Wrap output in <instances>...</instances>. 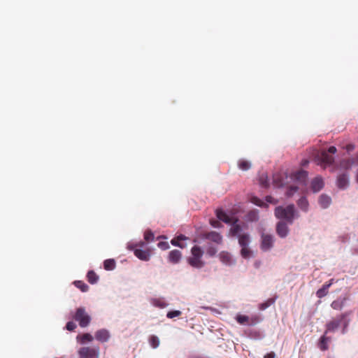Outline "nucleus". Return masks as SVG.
<instances>
[{"label":"nucleus","mask_w":358,"mask_h":358,"mask_svg":"<svg viewBox=\"0 0 358 358\" xmlns=\"http://www.w3.org/2000/svg\"><path fill=\"white\" fill-rule=\"evenodd\" d=\"M274 238L271 234H262L261 249L264 251L269 250L273 245Z\"/></svg>","instance_id":"7"},{"label":"nucleus","mask_w":358,"mask_h":358,"mask_svg":"<svg viewBox=\"0 0 358 358\" xmlns=\"http://www.w3.org/2000/svg\"><path fill=\"white\" fill-rule=\"evenodd\" d=\"M95 338L97 341L101 343H105L108 341L110 334L106 329H100L95 333Z\"/></svg>","instance_id":"14"},{"label":"nucleus","mask_w":358,"mask_h":358,"mask_svg":"<svg viewBox=\"0 0 358 358\" xmlns=\"http://www.w3.org/2000/svg\"><path fill=\"white\" fill-rule=\"evenodd\" d=\"M348 176L345 173L341 174L337 178V185L341 189H345L348 185Z\"/></svg>","instance_id":"18"},{"label":"nucleus","mask_w":358,"mask_h":358,"mask_svg":"<svg viewBox=\"0 0 358 358\" xmlns=\"http://www.w3.org/2000/svg\"><path fill=\"white\" fill-rule=\"evenodd\" d=\"M229 234L237 238L238 244L241 247V255L245 259L250 258L252 252L248 247L250 243L249 234L243 231V228L241 224L234 222L231 224Z\"/></svg>","instance_id":"1"},{"label":"nucleus","mask_w":358,"mask_h":358,"mask_svg":"<svg viewBox=\"0 0 358 358\" xmlns=\"http://www.w3.org/2000/svg\"><path fill=\"white\" fill-rule=\"evenodd\" d=\"M298 206L299 208L305 212H306L308 209V201L306 197L303 196L299 199L297 201Z\"/></svg>","instance_id":"24"},{"label":"nucleus","mask_w":358,"mask_h":358,"mask_svg":"<svg viewBox=\"0 0 358 358\" xmlns=\"http://www.w3.org/2000/svg\"><path fill=\"white\" fill-rule=\"evenodd\" d=\"M217 252V250L215 247H214L212 245H208V247L206 248V253L208 255H209L210 257H213L215 255Z\"/></svg>","instance_id":"32"},{"label":"nucleus","mask_w":358,"mask_h":358,"mask_svg":"<svg viewBox=\"0 0 358 358\" xmlns=\"http://www.w3.org/2000/svg\"><path fill=\"white\" fill-rule=\"evenodd\" d=\"M350 314L351 311L345 312L328 322L326 324L325 334L329 332H334L341 324L343 325L341 332L343 334H345L350 323V320L348 319V317L350 315Z\"/></svg>","instance_id":"2"},{"label":"nucleus","mask_w":358,"mask_h":358,"mask_svg":"<svg viewBox=\"0 0 358 358\" xmlns=\"http://www.w3.org/2000/svg\"><path fill=\"white\" fill-rule=\"evenodd\" d=\"M180 241L178 240V238L176 237L174 238H173L171 241V243L174 245V246H178V247H180V248H184V245H182V244H180L179 243Z\"/></svg>","instance_id":"39"},{"label":"nucleus","mask_w":358,"mask_h":358,"mask_svg":"<svg viewBox=\"0 0 358 358\" xmlns=\"http://www.w3.org/2000/svg\"><path fill=\"white\" fill-rule=\"evenodd\" d=\"M329 341L330 338L327 337L325 334L321 336L318 344L320 349L322 351L327 350L329 349L328 342Z\"/></svg>","instance_id":"22"},{"label":"nucleus","mask_w":358,"mask_h":358,"mask_svg":"<svg viewBox=\"0 0 358 358\" xmlns=\"http://www.w3.org/2000/svg\"><path fill=\"white\" fill-rule=\"evenodd\" d=\"M354 145H351V144H349L346 146V149L348 151H350V150H352L354 149Z\"/></svg>","instance_id":"48"},{"label":"nucleus","mask_w":358,"mask_h":358,"mask_svg":"<svg viewBox=\"0 0 358 358\" xmlns=\"http://www.w3.org/2000/svg\"><path fill=\"white\" fill-rule=\"evenodd\" d=\"M356 163L358 164V153H357V155L356 157Z\"/></svg>","instance_id":"51"},{"label":"nucleus","mask_w":358,"mask_h":358,"mask_svg":"<svg viewBox=\"0 0 358 358\" xmlns=\"http://www.w3.org/2000/svg\"><path fill=\"white\" fill-rule=\"evenodd\" d=\"M149 343L153 348H157L159 345V339L157 336L152 335L149 338Z\"/></svg>","instance_id":"30"},{"label":"nucleus","mask_w":358,"mask_h":358,"mask_svg":"<svg viewBox=\"0 0 358 358\" xmlns=\"http://www.w3.org/2000/svg\"><path fill=\"white\" fill-rule=\"evenodd\" d=\"M273 182L277 187H281L283 185V182L280 180L278 181L276 176L274 177Z\"/></svg>","instance_id":"41"},{"label":"nucleus","mask_w":358,"mask_h":358,"mask_svg":"<svg viewBox=\"0 0 358 358\" xmlns=\"http://www.w3.org/2000/svg\"><path fill=\"white\" fill-rule=\"evenodd\" d=\"M289 232V228L286 223L280 221L276 225V233L280 238H285Z\"/></svg>","instance_id":"10"},{"label":"nucleus","mask_w":358,"mask_h":358,"mask_svg":"<svg viewBox=\"0 0 358 358\" xmlns=\"http://www.w3.org/2000/svg\"><path fill=\"white\" fill-rule=\"evenodd\" d=\"M252 202L257 206H262L264 204V203L257 197L252 198Z\"/></svg>","instance_id":"40"},{"label":"nucleus","mask_w":358,"mask_h":358,"mask_svg":"<svg viewBox=\"0 0 358 358\" xmlns=\"http://www.w3.org/2000/svg\"><path fill=\"white\" fill-rule=\"evenodd\" d=\"M275 216L278 219L286 220L289 224H292L294 219L295 208L293 204L286 207L278 206L275 208Z\"/></svg>","instance_id":"3"},{"label":"nucleus","mask_w":358,"mask_h":358,"mask_svg":"<svg viewBox=\"0 0 358 358\" xmlns=\"http://www.w3.org/2000/svg\"><path fill=\"white\" fill-rule=\"evenodd\" d=\"M236 320L238 324L242 325H251L252 324L250 322V318L247 315H237Z\"/></svg>","instance_id":"23"},{"label":"nucleus","mask_w":358,"mask_h":358,"mask_svg":"<svg viewBox=\"0 0 358 358\" xmlns=\"http://www.w3.org/2000/svg\"><path fill=\"white\" fill-rule=\"evenodd\" d=\"M219 258L223 264L228 266H231L235 263L231 254L227 251H222L219 254Z\"/></svg>","instance_id":"12"},{"label":"nucleus","mask_w":358,"mask_h":358,"mask_svg":"<svg viewBox=\"0 0 358 358\" xmlns=\"http://www.w3.org/2000/svg\"><path fill=\"white\" fill-rule=\"evenodd\" d=\"M260 183L262 187H266L268 185V183L266 180L263 179V176L260 178Z\"/></svg>","instance_id":"42"},{"label":"nucleus","mask_w":358,"mask_h":358,"mask_svg":"<svg viewBox=\"0 0 358 358\" xmlns=\"http://www.w3.org/2000/svg\"><path fill=\"white\" fill-rule=\"evenodd\" d=\"M210 224H211V225H212L213 227H220V223L219 222V221H216V220H211V221H210Z\"/></svg>","instance_id":"45"},{"label":"nucleus","mask_w":358,"mask_h":358,"mask_svg":"<svg viewBox=\"0 0 358 358\" xmlns=\"http://www.w3.org/2000/svg\"><path fill=\"white\" fill-rule=\"evenodd\" d=\"M144 238L148 242L153 241L155 238L154 234L150 230H148L144 234Z\"/></svg>","instance_id":"33"},{"label":"nucleus","mask_w":358,"mask_h":358,"mask_svg":"<svg viewBox=\"0 0 358 358\" xmlns=\"http://www.w3.org/2000/svg\"><path fill=\"white\" fill-rule=\"evenodd\" d=\"M238 168L243 171H248L251 167V164L250 162L244 159H241L238 162Z\"/></svg>","instance_id":"27"},{"label":"nucleus","mask_w":358,"mask_h":358,"mask_svg":"<svg viewBox=\"0 0 358 358\" xmlns=\"http://www.w3.org/2000/svg\"><path fill=\"white\" fill-rule=\"evenodd\" d=\"M250 215H252L254 217L256 215L255 213H250Z\"/></svg>","instance_id":"52"},{"label":"nucleus","mask_w":358,"mask_h":358,"mask_svg":"<svg viewBox=\"0 0 358 358\" xmlns=\"http://www.w3.org/2000/svg\"><path fill=\"white\" fill-rule=\"evenodd\" d=\"M192 256L187 259L188 264L196 268H201L205 265V262L202 260L203 251L200 246L194 245L191 249Z\"/></svg>","instance_id":"4"},{"label":"nucleus","mask_w":358,"mask_h":358,"mask_svg":"<svg viewBox=\"0 0 358 358\" xmlns=\"http://www.w3.org/2000/svg\"><path fill=\"white\" fill-rule=\"evenodd\" d=\"M115 261L113 259H108L104 261L103 267L107 271H112L115 268Z\"/></svg>","instance_id":"25"},{"label":"nucleus","mask_w":358,"mask_h":358,"mask_svg":"<svg viewBox=\"0 0 358 358\" xmlns=\"http://www.w3.org/2000/svg\"><path fill=\"white\" fill-rule=\"evenodd\" d=\"M145 245V243L143 241H140L138 243L136 244L135 245H133L135 247H139V248H143Z\"/></svg>","instance_id":"46"},{"label":"nucleus","mask_w":358,"mask_h":358,"mask_svg":"<svg viewBox=\"0 0 358 358\" xmlns=\"http://www.w3.org/2000/svg\"><path fill=\"white\" fill-rule=\"evenodd\" d=\"M87 281L91 284L96 283L99 280V276L93 271H90L87 274Z\"/></svg>","instance_id":"26"},{"label":"nucleus","mask_w":358,"mask_h":358,"mask_svg":"<svg viewBox=\"0 0 358 358\" xmlns=\"http://www.w3.org/2000/svg\"><path fill=\"white\" fill-rule=\"evenodd\" d=\"M157 245L160 249L163 250H167L169 248V243L164 241L159 242Z\"/></svg>","instance_id":"38"},{"label":"nucleus","mask_w":358,"mask_h":358,"mask_svg":"<svg viewBox=\"0 0 358 358\" xmlns=\"http://www.w3.org/2000/svg\"><path fill=\"white\" fill-rule=\"evenodd\" d=\"M274 303H275L274 299H269L266 302H264L260 305V309L265 310L266 308H267L268 307H269L271 305L273 304Z\"/></svg>","instance_id":"34"},{"label":"nucleus","mask_w":358,"mask_h":358,"mask_svg":"<svg viewBox=\"0 0 358 358\" xmlns=\"http://www.w3.org/2000/svg\"><path fill=\"white\" fill-rule=\"evenodd\" d=\"M336 148L334 146H331L329 148L328 150L327 151L329 154H334L336 152Z\"/></svg>","instance_id":"44"},{"label":"nucleus","mask_w":358,"mask_h":358,"mask_svg":"<svg viewBox=\"0 0 358 358\" xmlns=\"http://www.w3.org/2000/svg\"><path fill=\"white\" fill-rule=\"evenodd\" d=\"M271 199H272V198H271V196H267V198H266V201H267L268 202H271Z\"/></svg>","instance_id":"50"},{"label":"nucleus","mask_w":358,"mask_h":358,"mask_svg":"<svg viewBox=\"0 0 358 358\" xmlns=\"http://www.w3.org/2000/svg\"><path fill=\"white\" fill-rule=\"evenodd\" d=\"M203 238L211 241L216 244L222 243V236L216 231H210L203 234Z\"/></svg>","instance_id":"9"},{"label":"nucleus","mask_w":358,"mask_h":358,"mask_svg":"<svg viewBox=\"0 0 358 358\" xmlns=\"http://www.w3.org/2000/svg\"><path fill=\"white\" fill-rule=\"evenodd\" d=\"M334 280L332 278L330 279L329 282H325L322 287L317 291L316 296L320 299L325 296L328 294L329 288L333 285Z\"/></svg>","instance_id":"11"},{"label":"nucleus","mask_w":358,"mask_h":358,"mask_svg":"<svg viewBox=\"0 0 358 358\" xmlns=\"http://www.w3.org/2000/svg\"><path fill=\"white\" fill-rule=\"evenodd\" d=\"M324 187V182L322 178L316 177L311 182V189L314 192L320 191Z\"/></svg>","instance_id":"15"},{"label":"nucleus","mask_w":358,"mask_h":358,"mask_svg":"<svg viewBox=\"0 0 358 358\" xmlns=\"http://www.w3.org/2000/svg\"><path fill=\"white\" fill-rule=\"evenodd\" d=\"M181 313H182L180 310H172V311L168 312L166 317L168 318L171 319V318L180 316L181 315Z\"/></svg>","instance_id":"36"},{"label":"nucleus","mask_w":358,"mask_h":358,"mask_svg":"<svg viewBox=\"0 0 358 358\" xmlns=\"http://www.w3.org/2000/svg\"><path fill=\"white\" fill-rule=\"evenodd\" d=\"M345 298L337 299L336 300L332 301L331 303V307L334 310H341L345 306Z\"/></svg>","instance_id":"20"},{"label":"nucleus","mask_w":358,"mask_h":358,"mask_svg":"<svg viewBox=\"0 0 358 358\" xmlns=\"http://www.w3.org/2000/svg\"><path fill=\"white\" fill-rule=\"evenodd\" d=\"M264 358H275L274 352H271L264 355Z\"/></svg>","instance_id":"43"},{"label":"nucleus","mask_w":358,"mask_h":358,"mask_svg":"<svg viewBox=\"0 0 358 358\" xmlns=\"http://www.w3.org/2000/svg\"><path fill=\"white\" fill-rule=\"evenodd\" d=\"M307 177L308 172L303 170L296 171L293 174V179L301 183H305Z\"/></svg>","instance_id":"19"},{"label":"nucleus","mask_w":358,"mask_h":358,"mask_svg":"<svg viewBox=\"0 0 358 358\" xmlns=\"http://www.w3.org/2000/svg\"><path fill=\"white\" fill-rule=\"evenodd\" d=\"M73 318L79 323L81 327H87L91 322V317L83 307L77 308Z\"/></svg>","instance_id":"5"},{"label":"nucleus","mask_w":358,"mask_h":358,"mask_svg":"<svg viewBox=\"0 0 358 358\" xmlns=\"http://www.w3.org/2000/svg\"><path fill=\"white\" fill-rule=\"evenodd\" d=\"M320 162L322 164L331 165L334 162V158L327 151H322L319 156Z\"/></svg>","instance_id":"13"},{"label":"nucleus","mask_w":358,"mask_h":358,"mask_svg":"<svg viewBox=\"0 0 358 358\" xmlns=\"http://www.w3.org/2000/svg\"><path fill=\"white\" fill-rule=\"evenodd\" d=\"M99 347H83L78 350L80 358H99Z\"/></svg>","instance_id":"6"},{"label":"nucleus","mask_w":358,"mask_h":358,"mask_svg":"<svg viewBox=\"0 0 358 358\" xmlns=\"http://www.w3.org/2000/svg\"><path fill=\"white\" fill-rule=\"evenodd\" d=\"M308 164V160H303L301 162V165L302 166H306Z\"/></svg>","instance_id":"49"},{"label":"nucleus","mask_w":358,"mask_h":358,"mask_svg":"<svg viewBox=\"0 0 358 358\" xmlns=\"http://www.w3.org/2000/svg\"><path fill=\"white\" fill-rule=\"evenodd\" d=\"M216 215H217V218L220 220H221L225 223H227V224L232 223V222L236 223V221L233 222V218L229 217L225 212H224L222 210H217Z\"/></svg>","instance_id":"17"},{"label":"nucleus","mask_w":358,"mask_h":358,"mask_svg":"<svg viewBox=\"0 0 358 358\" xmlns=\"http://www.w3.org/2000/svg\"><path fill=\"white\" fill-rule=\"evenodd\" d=\"M152 304L155 306L159 307V308H164L167 306V303L162 299H155L152 300Z\"/></svg>","instance_id":"31"},{"label":"nucleus","mask_w":358,"mask_h":358,"mask_svg":"<svg viewBox=\"0 0 358 358\" xmlns=\"http://www.w3.org/2000/svg\"><path fill=\"white\" fill-rule=\"evenodd\" d=\"M331 198L326 194L320 195L318 200V202L322 208H327V207H329L331 203Z\"/></svg>","instance_id":"21"},{"label":"nucleus","mask_w":358,"mask_h":358,"mask_svg":"<svg viewBox=\"0 0 358 358\" xmlns=\"http://www.w3.org/2000/svg\"><path fill=\"white\" fill-rule=\"evenodd\" d=\"M356 180H357V182L358 183V173H357V177H356Z\"/></svg>","instance_id":"53"},{"label":"nucleus","mask_w":358,"mask_h":358,"mask_svg":"<svg viewBox=\"0 0 358 358\" xmlns=\"http://www.w3.org/2000/svg\"><path fill=\"white\" fill-rule=\"evenodd\" d=\"M299 188L296 186H290L287 189V191L286 192V195L287 196H292L294 195V193H296L298 191Z\"/></svg>","instance_id":"35"},{"label":"nucleus","mask_w":358,"mask_h":358,"mask_svg":"<svg viewBox=\"0 0 358 358\" xmlns=\"http://www.w3.org/2000/svg\"><path fill=\"white\" fill-rule=\"evenodd\" d=\"M182 257V253L178 250H171L169 254V260L173 264H177Z\"/></svg>","instance_id":"16"},{"label":"nucleus","mask_w":358,"mask_h":358,"mask_svg":"<svg viewBox=\"0 0 358 358\" xmlns=\"http://www.w3.org/2000/svg\"><path fill=\"white\" fill-rule=\"evenodd\" d=\"M75 286L80 289L82 292H85L88 291L89 287L87 284H85L83 281L81 280H76L73 282Z\"/></svg>","instance_id":"28"},{"label":"nucleus","mask_w":358,"mask_h":358,"mask_svg":"<svg viewBox=\"0 0 358 358\" xmlns=\"http://www.w3.org/2000/svg\"><path fill=\"white\" fill-rule=\"evenodd\" d=\"M77 338H80L82 343L85 342H91L94 339L93 336L88 333L83 334L82 336H78Z\"/></svg>","instance_id":"29"},{"label":"nucleus","mask_w":358,"mask_h":358,"mask_svg":"<svg viewBox=\"0 0 358 358\" xmlns=\"http://www.w3.org/2000/svg\"><path fill=\"white\" fill-rule=\"evenodd\" d=\"M176 238H178V240L179 241H184V240L187 239V237L185 236L182 235V234H181L180 236H178Z\"/></svg>","instance_id":"47"},{"label":"nucleus","mask_w":358,"mask_h":358,"mask_svg":"<svg viewBox=\"0 0 358 358\" xmlns=\"http://www.w3.org/2000/svg\"><path fill=\"white\" fill-rule=\"evenodd\" d=\"M76 324L75 322H68L66 325V328L67 330L69 331H73L76 328Z\"/></svg>","instance_id":"37"},{"label":"nucleus","mask_w":358,"mask_h":358,"mask_svg":"<svg viewBox=\"0 0 358 358\" xmlns=\"http://www.w3.org/2000/svg\"><path fill=\"white\" fill-rule=\"evenodd\" d=\"M131 250H134L135 256L141 260L148 261L150 258V250H141V248H134V246H128Z\"/></svg>","instance_id":"8"}]
</instances>
